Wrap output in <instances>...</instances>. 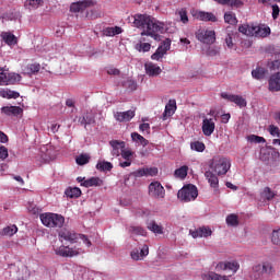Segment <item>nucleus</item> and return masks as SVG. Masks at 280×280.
Masks as SVG:
<instances>
[{
    "mask_svg": "<svg viewBox=\"0 0 280 280\" xmlns=\"http://www.w3.org/2000/svg\"><path fill=\"white\" fill-rule=\"evenodd\" d=\"M133 25L138 30H142L140 33V38L135 45V50L140 54H145L152 49V44L145 43V36H150L153 40L158 43L161 40V35L159 33L163 32V23L156 21L154 18L148 14H136L133 16Z\"/></svg>",
    "mask_w": 280,
    "mask_h": 280,
    "instance_id": "obj_1",
    "label": "nucleus"
},
{
    "mask_svg": "<svg viewBox=\"0 0 280 280\" xmlns=\"http://www.w3.org/2000/svg\"><path fill=\"white\" fill-rule=\"evenodd\" d=\"M209 167L217 176H226L231 170V160L222 155H214L210 160Z\"/></svg>",
    "mask_w": 280,
    "mask_h": 280,
    "instance_id": "obj_2",
    "label": "nucleus"
},
{
    "mask_svg": "<svg viewBox=\"0 0 280 280\" xmlns=\"http://www.w3.org/2000/svg\"><path fill=\"white\" fill-rule=\"evenodd\" d=\"M59 242H69L70 244H78V240H82L83 244H85L89 248L92 246L91 241L84 234H78L73 230H69L67 228L61 229L58 232Z\"/></svg>",
    "mask_w": 280,
    "mask_h": 280,
    "instance_id": "obj_3",
    "label": "nucleus"
},
{
    "mask_svg": "<svg viewBox=\"0 0 280 280\" xmlns=\"http://www.w3.org/2000/svg\"><path fill=\"white\" fill-rule=\"evenodd\" d=\"M238 32L245 34V36H255L256 38H266V36H270V27H261L254 24H243L238 27Z\"/></svg>",
    "mask_w": 280,
    "mask_h": 280,
    "instance_id": "obj_4",
    "label": "nucleus"
},
{
    "mask_svg": "<svg viewBox=\"0 0 280 280\" xmlns=\"http://www.w3.org/2000/svg\"><path fill=\"white\" fill-rule=\"evenodd\" d=\"M39 220L42 224L48 229H62V226H65V218L62 214L45 212L39 215Z\"/></svg>",
    "mask_w": 280,
    "mask_h": 280,
    "instance_id": "obj_5",
    "label": "nucleus"
},
{
    "mask_svg": "<svg viewBox=\"0 0 280 280\" xmlns=\"http://www.w3.org/2000/svg\"><path fill=\"white\" fill-rule=\"evenodd\" d=\"M177 198L180 202H194L198 198V187L194 184L184 186L178 190Z\"/></svg>",
    "mask_w": 280,
    "mask_h": 280,
    "instance_id": "obj_6",
    "label": "nucleus"
},
{
    "mask_svg": "<svg viewBox=\"0 0 280 280\" xmlns=\"http://www.w3.org/2000/svg\"><path fill=\"white\" fill-rule=\"evenodd\" d=\"M253 273L256 279H261V277H272V275H275V266L269 260H265L253 266Z\"/></svg>",
    "mask_w": 280,
    "mask_h": 280,
    "instance_id": "obj_7",
    "label": "nucleus"
},
{
    "mask_svg": "<svg viewBox=\"0 0 280 280\" xmlns=\"http://www.w3.org/2000/svg\"><path fill=\"white\" fill-rule=\"evenodd\" d=\"M0 86H10L14 84H19L22 80L21 74L16 72H4L3 68L0 70Z\"/></svg>",
    "mask_w": 280,
    "mask_h": 280,
    "instance_id": "obj_8",
    "label": "nucleus"
},
{
    "mask_svg": "<svg viewBox=\"0 0 280 280\" xmlns=\"http://www.w3.org/2000/svg\"><path fill=\"white\" fill-rule=\"evenodd\" d=\"M197 40L203 45H213L215 43V31L199 28L195 34Z\"/></svg>",
    "mask_w": 280,
    "mask_h": 280,
    "instance_id": "obj_9",
    "label": "nucleus"
},
{
    "mask_svg": "<svg viewBox=\"0 0 280 280\" xmlns=\"http://www.w3.org/2000/svg\"><path fill=\"white\" fill-rule=\"evenodd\" d=\"M54 252L58 257H78V255L84 253L82 248L69 247L65 245L54 248Z\"/></svg>",
    "mask_w": 280,
    "mask_h": 280,
    "instance_id": "obj_10",
    "label": "nucleus"
},
{
    "mask_svg": "<svg viewBox=\"0 0 280 280\" xmlns=\"http://www.w3.org/2000/svg\"><path fill=\"white\" fill-rule=\"evenodd\" d=\"M149 196L151 198H155L156 200L165 198V188L163 185H161V182H152L149 185Z\"/></svg>",
    "mask_w": 280,
    "mask_h": 280,
    "instance_id": "obj_11",
    "label": "nucleus"
},
{
    "mask_svg": "<svg viewBox=\"0 0 280 280\" xmlns=\"http://www.w3.org/2000/svg\"><path fill=\"white\" fill-rule=\"evenodd\" d=\"M222 100H226L228 102H232L233 104H236L240 108H245L246 106V98L240 95L235 94H229L226 92L221 93Z\"/></svg>",
    "mask_w": 280,
    "mask_h": 280,
    "instance_id": "obj_12",
    "label": "nucleus"
},
{
    "mask_svg": "<svg viewBox=\"0 0 280 280\" xmlns=\"http://www.w3.org/2000/svg\"><path fill=\"white\" fill-rule=\"evenodd\" d=\"M78 183H81L82 187H102L104 185V180L100 177H91L89 179L84 177H78L77 178Z\"/></svg>",
    "mask_w": 280,
    "mask_h": 280,
    "instance_id": "obj_13",
    "label": "nucleus"
},
{
    "mask_svg": "<svg viewBox=\"0 0 280 280\" xmlns=\"http://www.w3.org/2000/svg\"><path fill=\"white\" fill-rule=\"evenodd\" d=\"M0 113L7 117H19V115H23V108L12 105L3 106L1 107Z\"/></svg>",
    "mask_w": 280,
    "mask_h": 280,
    "instance_id": "obj_14",
    "label": "nucleus"
},
{
    "mask_svg": "<svg viewBox=\"0 0 280 280\" xmlns=\"http://www.w3.org/2000/svg\"><path fill=\"white\" fill-rule=\"evenodd\" d=\"M158 174H159V168L156 167H143L132 173V175L136 178H142V176H156Z\"/></svg>",
    "mask_w": 280,
    "mask_h": 280,
    "instance_id": "obj_15",
    "label": "nucleus"
},
{
    "mask_svg": "<svg viewBox=\"0 0 280 280\" xmlns=\"http://www.w3.org/2000/svg\"><path fill=\"white\" fill-rule=\"evenodd\" d=\"M144 69H145L147 75H149L150 78H156V75H161L163 71L161 67L153 63L152 61L144 63Z\"/></svg>",
    "mask_w": 280,
    "mask_h": 280,
    "instance_id": "obj_16",
    "label": "nucleus"
},
{
    "mask_svg": "<svg viewBox=\"0 0 280 280\" xmlns=\"http://www.w3.org/2000/svg\"><path fill=\"white\" fill-rule=\"evenodd\" d=\"M201 128L206 137H211V133L215 132V122L213 121V118H205Z\"/></svg>",
    "mask_w": 280,
    "mask_h": 280,
    "instance_id": "obj_17",
    "label": "nucleus"
},
{
    "mask_svg": "<svg viewBox=\"0 0 280 280\" xmlns=\"http://www.w3.org/2000/svg\"><path fill=\"white\" fill-rule=\"evenodd\" d=\"M93 5V1L91 0H84V1H79V2H73L70 5V12H84L85 8H91Z\"/></svg>",
    "mask_w": 280,
    "mask_h": 280,
    "instance_id": "obj_18",
    "label": "nucleus"
},
{
    "mask_svg": "<svg viewBox=\"0 0 280 280\" xmlns=\"http://www.w3.org/2000/svg\"><path fill=\"white\" fill-rule=\"evenodd\" d=\"M218 270H232L233 275L240 270V262L238 261H226V262H219L217 265Z\"/></svg>",
    "mask_w": 280,
    "mask_h": 280,
    "instance_id": "obj_19",
    "label": "nucleus"
},
{
    "mask_svg": "<svg viewBox=\"0 0 280 280\" xmlns=\"http://www.w3.org/2000/svg\"><path fill=\"white\" fill-rule=\"evenodd\" d=\"M148 255H150V247L148 245H143L139 249H133L131 252V258L135 259V261H139L140 259H143V257H148Z\"/></svg>",
    "mask_w": 280,
    "mask_h": 280,
    "instance_id": "obj_20",
    "label": "nucleus"
},
{
    "mask_svg": "<svg viewBox=\"0 0 280 280\" xmlns=\"http://www.w3.org/2000/svg\"><path fill=\"white\" fill-rule=\"evenodd\" d=\"M116 121H120V122H126V121H131L132 118L135 117V110L129 109L127 112H117L114 115Z\"/></svg>",
    "mask_w": 280,
    "mask_h": 280,
    "instance_id": "obj_21",
    "label": "nucleus"
},
{
    "mask_svg": "<svg viewBox=\"0 0 280 280\" xmlns=\"http://www.w3.org/2000/svg\"><path fill=\"white\" fill-rule=\"evenodd\" d=\"M109 144L113 148V156H119V154H121V151L126 148V142L119 140H112Z\"/></svg>",
    "mask_w": 280,
    "mask_h": 280,
    "instance_id": "obj_22",
    "label": "nucleus"
},
{
    "mask_svg": "<svg viewBox=\"0 0 280 280\" xmlns=\"http://www.w3.org/2000/svg\"><path fill=\"white\" fill-rule=\"evenodd\" d=\"M205 176L210 187H212L213 189H218V187H220V179L218 178V175L213 173V171H207L205 173Z\"/></svg>",
    "mask_w": 280,
    "mask_h": 280,
    "instance_id": "obj_23",
    "label": "nucleus"
},
{
    "mask_svg": "<svg viewBox=\"0 0 280 280\" xmlns=\"http://www.w3.org/2000/svg\"><path fill=\"white\" fill-rule=\"evenodd\" d=\"M176 113V101H168L162 115L163 121Z\"/></svg>",
    "mask_w": 280,
    "mask_h": 280,
    "instance_id": "obj_24",
    "label": "nucleus"
},
{
    "mask_svg": "<svg viewBox=\"0 0 280 280\" xmlns=\"http://www.w3.org/2000/svg\"><path fill=\"white\" fill-rule=\"evenodd\" d=\"M269 91H280V72L272 74L269 79Z\"/></svg>",
    "mask_w": 280,
    "mask_h": 280,
    "instance_id": "obj_25",
    "label": "nucleus"
},
{
    "mask_svg": "<svg viewBox=\"0 0 280 280\" xmlns=\"http://www.w3.org/2000/svg\"><path fill=\"white\" fill-rule=\"evenodd\" d=\"M0 97H3L4 100H19V97H21V94L16 91L2 89L0 90Z\"/></svg>",
    "mask_w": 280,
    "mask_h": 280,
    "instance_id": "obj_26",
    "label": "nucleus"
},
{
    "mask_svg": "<svg viewBox=\"0 0 280 280\" xmlns=\"http://www.w3.org/2000/svg\"><path fill=\"white\" fill-rule=\"evenodd\" d=\"M16 233H19V228L15 224H11L3 228L0 235L4 237H12L13 235H16Z\"/></svg>",
    "mask_w": 280,
    "mask_h": 280,
    "instance_id": "obj_27",
    "label": "nucleus"
},
{
    "mask_svg": "<svg viewBox=\"0 0 280 280\" xmlns=\"http://www.w3.org/2000/svg\"><path fill=\"white\" fill-rule=\"evenodd\" d=\"M40 71V63H28L24 68L25 75H36Z\"/></svg>",
    "mask_w": 280,
    "mask_h": 280,
    "instance_id": "obj_28",
    "label": "nucleus"
},
{
    "mask_svg": "<svg viewBox=\"0 0 280 280\" xmlns=\"http://www.w3.org/2000/svg\"><path fill=\"white\" fill-rule=\"evenodd\" d=\"M189 172V166L183 165L179 168H176L174 172L175 178H179V180H185L187 178V174Z\"/></svg>",
    "mask_w": 280,
    "mask_h": 280,
    "instance_id": "obj_29",
    "label": "nucleus"
},
{
    "mask_svg": "<svg viewBox=\"0 0 280 280\" xmlns=\"http://www.w3.org/2000/svg\"><path fill=\"white\" fill-rule=\"evenodd\" d=\"M202 280H229V277L218 275L213 271L201 275Z\"/></svg>",
    "mask_w": 280,
    "mask_h": 280,
    "instance_id": "obj_30",
    "label": "nucleus"
},
{
    "mask_svg": "<svg viewBox=\"0 0 280 280\" xmlns=\"http://www.w3.org/2000/svg\"><path fill=\"white\" fill-rule=\"evenodd\" d=\"M2 38H3L4 43L7 45H9L10 47L18 45V43H19V39L12 33H3Z\"/></svg>",
    "mask_w": 280,
    "mask_h": 280,
    "instance_id": "obj_31",
    "label": "nucleus"
},
{
    "mask_svg": "<svg viewBox=\"0 0 280 280\" xmlns=\"http://www.w3.org/2000/svg\"><path fill=\"white\" fill-rule=\"evenodd\" d=\"M197 19H199V21H211L212 23H215V21H218V18H215L213 13L202 11L197 14Z\"/></svg>",
    "mask_w": 280,
    "mask_h": 280,
    "instance_id": "obj_32",
    "label": "nucleus"
},
{
    "mask_svg": "<svg viewBox=\"0 0 280 280\" xmlns=\"http://www.w3.org/2000/svg\"><path fill=\"white\" fill-rule=\"evenodd\" d=\"M121 32H124V30H121V27H119V26L106 27L103 30L104 36H117L119 34H121Z\"/></svg>",
    "mask_w": 280,
    "mask_h": 280,
    "instance_id": "obj_33",
    "label": "nucleus"
},
{
    "mask_svg": "<svg viewBox=\"0 0 280 280\" xmlns=\"http://www.w3.org/2000/svg\"><path fill=\"white\" fill-rule=\"evenodd\" d=\"M252 78L254 80H264L266 78V68L257 67L252 71Z\"/></svg>",
    "mask_w": 280,
    "mask_h": 280,
    "instance_id": "obj_34",
    "label": "nucleus"
},
{
    "mask_svg": "<svg viewBox=\"0 0 280 280\" xmlns=\"http://www.w3.org/2000/svg\"><path fill=\"white\" fill-rule=\"evenodd\" d=\"M131 139L136 143H140V145H142L143 148H145V145H148V143H150L148 141V139H145L143 136L139 135L138 132H132L131 133Z\"/></svg>",
    "mask_w": 280,
    "mask_h": 280,
    "instance_id": "obj_35",
    "label": "nucleus"
},
{
    "mask_svg": "<svg viewBox=\"0 0 280 280\" xmlns=\"http://www.w3.org/2000/svg\"><path fill=\"white\" fill-rule=\"evenodd\" d=\"M147 229L152 231V233H156L158 235H163V226L158 225L156 221H151L148 223Z\"/></svg>",
    "mask_w": 280,
    "mask_h": 280,
    "instance_id": "obj_36",
    "label": "nucleus"
},
{
    "mask_svg": "<svg viewBox=\"0 0 280 280\" xmlns=\"http://www.w3.org/2000/svg\"><path fill=\"white\" fill-rule=\"evenodd\" d=\"M225 222L228 226H238L240 218L237 217V214L232 213L226 217Z\"/></svg>",
    "mask_w": 280,
    "mask_h": 280,
    "instance_id": "obj_37",
    "label": "nucleus"
},
{
    "mask_svg": "<svg viewBox=\"0 0 280 280\" xmlns=\"http://www.w3.org/2000/svg\"><path fill=\"white\" fill-rule=\"evenodd\" d=\"M66 196L68 198H80L82 196V190L78 187L69 188L66 190Z\"/></svg>",
    "mask_w": 280,
    "mask_h": 280,
    "instance_id": "obj_38",
    "label": "nucleus"
},
{
    "mask_svg": "<svg viewBox=\"0 0 280 280\" xmlns=\"http://www.w3.org/2000/svg\"><path fill=\"white\" fill-rule=\"evenodd\" d=\"M45 1L43 0H27L25 5H28L30 10H38V8L43 7Z\"/></svg>",
    "mask_w": 280,
    "mask_h": 280,
    "instance_id": "obj_39",
    "label": "nucleus"
},
{
    "mask_svg": "<svg viewBox=\"0 0 280 280\" xmlns=\"http://www.w3.org/2000/svg\"><path fill=\"white\" fill-rule=\"evenodd\" d=\"M129 233H131V235H141L142 237H144L148 232H145V230L141 226L130 225Z\"/></svg>",
    "mask_w": 280,
    "mask_h": 280,
    "instance_id": "obj_40",
    "label": "nucleus"
},
{
    "mask_svg": "<svg viewBox=\"0 0 280 280\" xmlns=\"http://www.w3.org/2000/svg\"><path fill=\"white\" fill-rule=\"evenodd\" d=\"M261 198H264V200H272V198H275V196H277V194L275 191H272V189H270V187H265L262 192L260 194Z\"/></svg>",
    "mask_w": 280,
    "mask_h": 280,
    "instance_id": "obj_41",
    "label": "nucleus"
},
{
    "mask_svg": "<svg viewBox=\"0 0 280 280\" xmlns=\"http://www.w3.org/2000/svg\"><path fill=\"white\" fill-rule=\"evenodd\" d=\"M96 170H100V172H110V170H113V163H110V162H98L96 164Z\"/></svg>",
    "mask_w": 280,
    "mask_h": 280,
    "instance_id": "obj_42",
    "label": "nucleus"
},
{
    "mask_svg": "<svg viewBox=\"0 0 280 280\" xmlns=\"http://www.w3.org/2000/svg\"><path fill=\"white\" fill-rule=\"evenodd\" d=\"M172 47V40L171 39H165L162 45H160L158 47V49H160V54H163V56H165V54H167V51H170V48Z\"/></svg>",
    "mask_w": 280,
    "mask_h": 280,
    "instance_id": "obj_43",
    "label": "nucleus"
},
{
    "mask_svg": "<svg viewBox=\"0 0 280 280\" xmlns=\"http://www.w3.org/2000/svg\"><path fill=\"white\" fill-rule=\"evenodd\" d=\"M206 145L201 141H195L190 143V150H195V152H202L206 150Z\"/></svg>",
    "mask_w": 280,
    "mask_h": 280,
    "instance_id": "obj_44",
    "label": "nucleus"
},
{
    "mask_svg": "<svg viewBox=\"0 0 280 280\" xmlns=\"http://www.w3.org/2000/svg\"><path fill=\"white\" fill-rule=\"evenodd\" d=\"M89 161H91V156L89 154H80L75 159L78 165H86Z\"/></svg>",
    "mask_w": 280,
    "mask_h": 280,
    "instance_id": "obj_45",
    "label": "nucleus"
},
{
    "mask_svg": "<svg viewBox=\"0 0 280 280\" xmlns=\"http://www.w3.org/2000/svg\"><path fill=\"white\" fill-rule=\"evenodd\" d=\"M224 21L225 23H229V25H235L237 23V18H235V14L229 12L224 14Z\"/></svg>",
    "mask_w": 280,
    "mask_h": 280,
    "instance_id": "obj_46",
    "label": "nucleus"
},
{
    "mask_svg": "<svg viewBox=\"0 0 280 280\" xmlns=\"http://www.w3.org/2000/svg\"><path fill=\"white\" fill-rule=\"evenodd\" d=\"M271 242L276 246H280V229L272 231V233H271Z\"/></svg>",
    "mask_w": 280,
    "mask_h": 280,
    "instance_id": "obj_47",
    "label": "nucleus"
},
{
    "mask_svg": "<svg viewBox=\"0 0 280 280\" xmlns=\"http://www.w3.org/2000/svg\"><path fill=\"white\" fill-rule=\"evenodd\" d=\"M247 141H249L250 143H266V139L264 137H259L256 135L248 136Z\"/></svg>",
    "mask_w": 280,
    "mask_h": 280,
    "instance_id": "obj_48",
    "label": "nucleus"
},
{
    "mask_svg": "<svg viewBox=\"0 0 280 280\" xmlns=\"http://www.w3.org/2000/svg\"><path fill=\"white\" fill-rule=\"evenodd\" d=\"M133 154L135 152H132L131 150H126V148L120 151L121 159H124L125 161H132Z\"/></svg>",
    "mask_w": 280,
    "mask_h": 280,
    "instance_id": "obj_49",
    "label": "nucleus"
},
{
    "mask_svg": "<svg viewBox=\"0 0 280 280\" xmlns=\"http://www.w3.org/2000/svg\"><path fill=\"white\" fill-rule=\"evenodd\" d=\"M200 229V237H211L212 231L211 228L202 226Z\"/></svg>",
    "mask_w": 280,
    "mask_h": 280,
    "instance_id": "obj_50",
    "label": "nucleus"
},
{
    "mask_svg": "<svg viewBox=\"0 0 280 280\" xmlns=\"http://www.w3.org/2000/svg\"><path fill=\"white\" fill-rule=\"evenodd\" d=\"M269 132L272 137H278L280 138V129L279 127L275 126V125H270L269 126Z\"/></svg>",
    "mask_w": 280,
    "mask_h": 280,
    "instance_id": "obj_51",
    "label": "nucleus"
},
{
    "mask_svg": "<svg viewBox=\"0 0 280 280\" xmlns=\"http://www.w3.org/2000/svg\"><path fill=\"white\" fill-rule=\"evenodd\" d=\"M228 5H230V8H236V9L242 8V7H244V1H242V0H230Z\"/></svg>",
    "mask_w": 280,
    "mask_h": 280,
    "instance_id": "obj_52",
    "label": "nucleus"
},
{
    "mask_svg": "<svg viewBox=\"0 0 280 280\" xmlns=\"http://www.w3.org/2000/svg\"><path fill=\"white\" fill-rule=\"evenodd\" d=\"M8 156V148L0 145V161H5Z\"/></svg>",
    "mask_w": 280,
    "mask_h": 280,
    "instance_id": "obj_53",
    "label": "nucleus"
},
{
    "mask_svg": "<svg viewBox=\"0 0 280 280\" xmlns=\"http://www.w3.org/2000/svg\"><path fill=\"white\" fill-rule=\"evenodd\" d=\"M163 52H161V49H156L155 52L151 56V60H161L163 59Z\"/></svg>",
    "mask_w": 280,
    "mask_h": 280,
    "instance_id": "obj_54",
    "label": "nucleus"
},
{
    "mask_svg": "<svg viewBox=\"0 0 280 280\" xmlns=\"http://www.w3.org/2000/svg\"><path fill=\"white\" fill-rule=\"evenodd\" d=\"M208 56H218L220 54V48L218 47H209L207 50Z\"/></svg>",
    "mask_w": 280,
    "mask_h": 280,
    "instance_id": "obj_55",
    "label": "nucleus"
},
{
    "mask_svg": "<svg viewBox=\"0 0 280 280\" xmlns=\"http://www.w3.org/2000/svg\"><path fill=\"white\" fill-rule=\"evenodd\" d=\"M225 44L229 47V49H233V35H231V34L226 35Z\"/></svg>",
    "mask_w": 280,
    "mask_h": 280,
    "instance_id": "obj_56",
    "label": "nucleus"
},
{
    "mask_svg": "<svg viewBox=\"0 0 280 280\" xmlns=\"http://www.w3.org/2000/svg\"><path fill=\"white\" fill-rule=\"evenodd\" d=\"M127 86L130 89V91H137V81L135 80H128L127 81Z\"/></svg>",
    "mask_w": 280,
    "mask_h": 280,
    "instance_id": "obj_57",
    "label": "nucleus"
},
{
    "mask_svg": "<svg viewBox=\"0 0 280 280\" xmlns=\"http://www.w3.org/2000/svg\"><path fill=\"white\" fill-rule=\"evenodd\" d=\"M272 19H279V12H280V9L277 4H273L272 7Z\"/></svg>",
    "mask_w": 280,
    "mask_h": 280,
    "instance_id": "obj_58",
    "label": "nucleus"
},
{
    "mask_svg": "<svg viewBox=\"0 0 280 280\" xmlns=\"http://www.w3.org/2000/svg\"><path fill=\"white\" fill-rule=\"evenodd\" d=\"M279 68H280L279 60L271 61V65H269V69H271V71H277V69H279Z\"/></svg>",
    "mask_w": 280,
    "mask_h": 280,
    "instance_id": "obj_59",
    "label": "nucleus"
},
{
    "mask_svg": "<svg viewBox=\"0 0 280 280\" xmlns=\"http://www.w3.org/2000/svg\"><path fill=\"white\" fill-rule=\"evenodd\" d=\"M141 132H150V124L144 122L139 126Z\"/></svg>",
    "mask_w": 280,
    "mask_h": 280,
    "instance_id": "obj_60",
    "label": "nucleus"
},
{
    "mask_svg": "<svg viewBox=\"0 0 280 280\" xmlns=\"http://www.w3.org/2000/svg\"><path fill=\"white\" fill-rule=\"evenodd\" d=\"M108 75H119L120 71L117 68H109L107 70Z\"/></svg>",
    "mask_w": 280,
    "mask_h": 280,
    "instance_id": "obj_61",
    "label": "nucleus"
},
{
    "mask_svg": "<svg viewBox=\"0 0 280 280\" xmlns=\"http://www.w3.org/2000/svg\"><path fill=\"white\" fill-rule=\"evenodd\" d=\"M179 14H180L182 23H188L189 22V18L187 16V12L183 11Z\"/></svg>",
    "mask_w": 280,
    "mask_h": 280,
    "instance_id": "obj_62",
    "label": "nucleus"
},
{
    "mask_svg": "<svg viewBox=\"0 0 280 280\" xmlns=\"http://www.w3.org/2000/svg\"><path fill=\"white\" fill-rule=\"evenodd\" d=\"M229 119H231V114H223L221 116L222 124H229Z\"/></svg>",
    "mask_w": 280,
    "mask_h": 280,
    "instance_id": "obj_63",
    "label": "nucleus"
},
{
    "mask_svg": "<svg viewBox=\"0 0 280 280\" xmlns=\"http://www.w3.org/2000/svg\"><path fill=\"white\" fill-rule=\"evenodd\" d=\"M119 165L121 167H130V165H132V160H125V162H120Z\"/></svg>",
    "mask_w": 280,
    "mask_h": 280,
    "instance_id": "obj_64",
    "label": "nucleus"
}]
</instances>
